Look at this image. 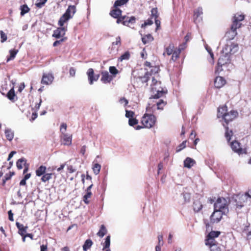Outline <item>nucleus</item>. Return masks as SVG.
<instances>
[{
	"label": "nucleus",
	"instance_id": "obj_1",
	"mask_svg": "<svg viewBox=\"0 0 251 251\" xmlns=\"http://www.w3.org/2000/svg\"><path fill=\"white\" fill-rule=\"evenodd\" d=\"M238 116V113L236 110H232L229 112L227 111V107L226 105L219 106L218 108L217 117L222 118L226 123V125H227L228 123Z\"/></svg>",
	"mask_w": 251,
	"mask_h": 251
},
{
	"label": "nucleus",
	"instance_id": "obj_2",
	"mask_svg": "<svg viewBox=\"0 0 251 251\" xmlns=\"http://www.w3.org/2000/svg\"><path fill=\"white\" fill-rule=\"evenodd\" d=\"M245 19V15L236 13L232 18V24L231 26V31L227 32L226 36L229 40L233 39L237 35L236 29L241 27L242 24L240 22L243 21Z\"/></svg>",
	"mask_w": 251,
	"mask_h": 251
},
{
	"label": "nucleus",
	"instance_id": "obj_3",
	"mask_svg": "<svg viewBox=\"0 0 251 251\" xmlns=\"http://www.w3.org/2000/svg\"><path fill=\"white\" fill-rule=\"evenodd\" d=\"M151 92L152 95L150 99H157L165 95L167 93V91L164 90L162 87L161 81L152 77L151 84Z\"/></svg>",
	"mask_w": 251,
	"mask_h": 251
},
{
	"label": "nucleus",
	"instance_id": "obj_4",
	"mask_svg": "<svg viewBox=\"0 0 251 251\" xmlns=\"http://www.w3.org/2000/svg\"><path fill=\"white\" fill-rule=\"evenodd\" d=\"M229 202L230 200L228 198L219 197L214 204V209L221 211L225 214H227L229 212Z\"/></svg>",
	"mask_w": 251,
	"mask_h": 251
},
{
	"label": "nucleus",
	"instance_id": "obj_5",
	"mask_svg": "<svg viewBox=\"0 0 251 251\" xmlns=\"http://www.w3.org/2000/svg\"><path fill=\"white\" fill-rule=\"evenodd\" d=\"M156 122V117L153 114L148 113L144 114L141 120V123L143 127L148 128L153 127Z\"/></svg>",
	"mask_w": 251,
	"mask_h": 251
},
{
	"label": "nucleus",
	"instance_id": "obj_6",
	"mask_svg": "<svg viewBox=\"0 0 251 251\" xmlns=\"http://www.w3.org/2000/svg\"><path fill=\"white\" fill-rule=\"evenodd\" d=\"M75 12V5H69L65 13L60 17L58 21V25L62 26L65 22L73 18Z\"/></svg>",
	"mask_w": 251,
	"mask_h": 251
},
{
	"label": "nucleus",
	"instance_id": "obj_7",
	"mask_svg": "<svg viewBox=\"0 0 251 251\" xmlns=\"http://www.w3.org/2000/svg\"><path fill=\"white\" fill-rule=\"evenodd\" d=\"M230 146L232 151L238 153L239 155L243 154H247L246 148L243 149L241 147V144L236 140H234L230 143Z\"/></svg>",
	"mask_w": 251,
	"mask_h": 251
},
{
	"label": "nucleus",
	"instance_id": "obj_8",
	"mask_svg": "<svg viewBox=\"0 0 251 251\" xmlns=\"http://www.w3.org/2000/svg\"><path fill=\"white\" fill-rule=\"evenodd\" d=\"M225 215L218 210L214 209V211L210 217V221L211 224L219 223L223 218V216Z\"/></svg>",
	"mask_w": 251,
	"mask_h": 251
},
{
	"label": "nucleus",
	"instance_id": "obj_9",
	"mask_svg": "<svg viewBox=\"0 0 251 251\" xmlns=\"http://www.w3.org/2000/svg\"><path fill=\"white\" fill-rule=\"evenodd\" d=\"M167 103V101L161 99L158 101L155 102V104L149 103L146 109L147 111H151V109H153L155 105H156L157 109L162 110Z\"/></svg>",
	"mask_w": 251,
	"mask_h": 251
},
{
	"label": "nucleus",
	"instance_id": "obj_10",
	"mask_svg": "<svg viewBox=\"0 0 251 251\" xmlns=\"http://www.w3.org/2000/svg\"><path fill=\"white\" fill-rule=\"evenodd\" d=\"M238 49L237 45H234L233 44H231V45H226L223 48V52L225 53L224 55H229L231 54L234 53Z\"/></svg>",
	"mask_w": 251,
	"mask_h": 251
},
{
	"label": "nucleus",
	"instance_id": "obj_11",
	"mask_svg": "<svg viewBox=\"0 0 251 251\" xmlns=\"http://www.w3.org/2000/svg\"><path fill=\"white\" fill-rule=\"evenodd\" d=\"M245 201L243 196H238L234 200L235 209L238 212V210L241 209L244 206Z\"/></svg>",
	"mask_w": 251,
	"mask_h": 251
},
{
	"label": "nucleus",
	"instance_id": "obj_12",
	"mask_svg": "<svg viewBox=\"0 0 251 251\" xmlns=\"http://www.w3.org/2000/svg\"><path fill=\"white\" fill-rule=\"evenodd\" d=\"M54 79L53 75L50 73H44L41 83L45 85L50 84Z\"/></svg>",
	"mask_w": 251,
	"mask_h": 251
},
{
	"label": "nucleus",
	"instance_id": "obj_13",
	"mask_svg": "<svg viewBox=\"0 0 251 251\" xmlns=\"http://www.w3.org/2000/svg\"><path fill=\"white\" fill-rule=\"evenodd\" d=\"M151 75V74L150 73L147 72L145 73L143 76H135V81L138 84L141 83L142 84H146V85H147V83Z\"/></svg>",
	"mask_w": 251,
	"mask_h": 251
},
{
	"label": "nucleus",
	"instance_id": "obj_14",
	"mask_svg": "<svg viewBox=\"0 0 251 251\" xmlns=\"http://www.w3.org/2000/svg\"><path fill=\"white\" fill-rule=\"evenodd\" d=\"M101 75L100 80L103 83H109L113 79V76L109 75V73L106 71H102Z\"/></svg>",
	"mask_w": 251,
	"mask_h": 251
},
{
	"label": "nucleus",
	"instance_id": "obj_15",
	"mask_svg": "<svg viewBox=\"0 0 251 251\" xmlns=\"http://www.w3.org/2000/svg\"><path fill=\"white\" fill-rule=\"evenodd\" d=\"M87 75L88 76V80L89 81L90 84L92 85L93 84L94 81H96L98 80L99 78V75H94V71L92 68H89L87 72Z\"/></svg>",
	"mask_w": 251,
	"mask_h": 251
},
{
	"label": "nucleus",
	"instance_id": "obj_16",
	"mask_svg": "<svg viewBox=\"0 0 251 251\" xmlns=\"http://www.w3.org/2000/svg\"><path fill=\"white\" fill-rule=\"evenodd\" d=\"M66 29L64 27H60L57 28L56 30H54L52 34V37H55L56 39H59L61 37H63L65 34Z\"/></svg>",
	"mask_w": 251,
	"mask_h": 251
},
{
	"label": "nucleus",
	"instance_id": "obj_17",
	"mask_svg": "<svg viewBox=\"0 0 251 251\" xmlns=\"http://www.w3.org/2000/svg\"><path fill=\"white\" fill-rule=\"evenodd\" d=\"M184 49L183 47H182V45H179L178 48H176L174 52L172 54V55L171 60H172L174 62L177 60L179 58L181 50Z\"/></svg>",
	"mask_w": 251,
	"mask_h": 251
},
{
	"label": "nucleus",
	"instance_id": "obj_18",
	"mask_svg": "<svg viewBox=\"0 0 251 251\" xmlns=\"http://www.w3.org/2000/svg\"><path fill=\"white\" fill-rule=\"evenodd\" d=\"M226 83V79L222 76H217L214 80V86L216 88L220 89Z\"/></svg>",
	"mask_w": 251,
	"mask_h": 251
},
{
	"label": "nucleus",
	"instance_id": "obj_19",
	"mask_svg": "<svg viewBox=\"0 0 251 251\" xmlns=\"http://www.w3.org/2000/svg\"><path fill=\"white\" fill-rule=\"evenodd\" d=\"M229 55H221L219 57L218 61V65L225 66L229 64L230 62Z\"/></svg>",
	"mask_w": 251,
	"mask_h": 251
},
{
	"label": "nucleus",
	"instance_id": "obj_20",
	"mask_svg": "<svg viewBox=\"0 0 251 251\" xmlns=\"http://www.w3.org/2000/svg\"><path fill=\"white\" fill-rule=\"evenodd\" d=\"M175 49L176 48L175 47L174 44L170 43L167 47L165 48L163 55L164 56H165L166 55L168 56L171 55L174 52Z\"/></svg>",
	"mask_w": 251,
	"mask_h": 251
},
{
	"label": "nucleus",
	"instance_id": "obj_21",
	"mask_svg": "<svg viewBox=\"0 0 251 251\" xmlns=\"http://www.w3.org/2000/svg\"><path fill=\"white\" fill-rule=\"evenodd\" d=\"M61 138L64 145H70L72 144V135H68L65 133H62Z\"/></svg>",
	"mask_w": 251,
	"mask_h": 251
},
{
	"label": "nucleus",
	"instance_id": "obj_22",
	"mask_svg": "<svg viewBox=\"0 0 251 251\" xmlns=\"http://www.w3.org/2000/svg\"><path fill=\"white\" fill-rule=\"evenodd\" d=\"M136 22V18L134 16L128 17L125 16V19L124 20L123 24L124 25L130 26V25L134 24Z\"/></svg>",
	"mask_w": 251,
	"mask_h": 251
},
{
	"label": "nucleus",
	"instance_id": "obj_23",
	"mask_svg": "<svg viewBox=\"0 0 251 251\" xmlns=\"http://www.w3.org/2000/svg\"><path fill=\"white\" fill-rule=\"evenodd\" d=\"M122 10L119 8L116 7L112 9L110 12V15L114 18H118L119 16L122 15Z\"/></svg>",
	"mask_w": 251,
	"mask_h": 251
},
{
	"label": "nucleus",
	"instance_id": "obj_24",
	"mask_svg": "<svg viewBox=\"0 0 251 251\" xmlns=\"http://www.w3.org/2000/svg\"><path fill=\"white\" fill-rule=\"evenodd\" d=\"M7 98L12 102H15L17 100L14 88H12L7 93Z\"/></svg>",
	"mask_w": 251,
	"mask_h": 251
},
{
	"label": "nucleus",
	"instance_id": "obj_25",
	"mask_svg": "<svg viewBox=\"0 0 251 251\" xmlns=\"http://www.w3.org/2000/svg\"><path fill=\"white\" fill-rule=\"evenodd\" d=\"M205 244L206 246H208L209 248H211L214 246H217L219 245L218 243L215 240V239L210 238L208 237H206L205 240Z\"/></svg>",
	"mask_w": 251,
	"mask_h": 251
},
{
	"label": "nucleus",
	"instance_id": "obj_26",
	"mask_svg": "<svg viewBox=\"0 0 251 251\" xmlns=\"http://www.w3.org/2000/svg\"><path fill=\"white\" fill-rule=\"evenodd\" d=\"M196 163V161L192 158L187 157L184 161V167L191 168Z\"/></svg>",
	"mask_w": 251,
	"mask_h": 251
},
{
	"label": "nucleus",
	"instance_id": "obj_27",
	"mask_svg": "<svg viewBox=\"0 0 251 251\" xmlns=\"http://www.w3.org/2000/svg\"><path fill=\"white\" fill-rule=\"evenodd\" d=\"M193 207L194 211L198 212L202 209L203 206L200 200H196L193 202Z\"/></svg>",
	"mask_w": 251,
	"mask_h": 251
},
{
	"label": "nucleus",
	"instance_id": "obj_28",
	"mask_svg": "<svg viewBox=\"0 0 251 251\" xmlns=\"http://www.w3.org/2000/svg\"><path fill=\"white\" fill-rule=\"evenodd\" d=\"M16 225L17 227L19 229V234H20L21 235H23L24 234H25V233L26 232V230L28 227L26 226H25L23 224H21L19 222H16Z\"/></svg>",
	"mask_w": 251,
	"mask_h": 251
},
{
	"label": "nucleus",
	"instance_id": "obj_29",
	"mask_svg": "<svg viewBox=\"0 0 251 251\" xmlns=\"http://www.w3.org/2000/svg\"><path fill=\"white\" fill-rule=\"evenodd\" d=\"M224 126L226 129L225 137L228 142H230L231 137L233 135V132L232 130H229L227 125L223 124Z\"/></svg>",
	"mask_w": 251,
	"mask_h": 251
},
{
	"label": "nucleus",
	"instance_id": "obj_30",
	"mask_svg": "<svg viewBox=\"0 0 251 251\" xmlns=\"http://www.w3.org/2000/svg\"><path fill=\"white\" fill-rule=\"evenodd\" d=\"M154 40V38L151 34H148L142 38V41L144 44L151 43Z\"/></svg>",
	"mask_w": 251,
	"mask_h": 251
},
{
	"label": "nucleus",
	"instance_id": "obj_31",
	"mask_svg": "<svg viewBox=\"0 0 251 251\" xmlns=\"http://www.w3.org/2000/svg\"><path fill=\"white\" fill-rule=\"evenodd\" d=\"M107 232V230L106 227L104 225H102L100 226V230L97 233V235L99 237L102 238L105 234H106Z\"/></svg>",
	"mask_w": 251,
	"mask_h": 251
},
{
	"label": "nucleus",
	"instance_id": "obj_32",
	"mask_svg": "<svg viewBox=\"0 0 251 251\" xmlns=\"http://www.w3.org/2000/svg\"><path fill=\"white\" fill-rule=\"evenodd\" d=\"M46 167L44 166H40L36 171V175L38 176H43L45 174Z\"/></svg>",
	"mask_w": 251,
	"mask_h": 251
},
{
	"label": "nucleus",
	"instance_id": "obj_33",
	"mask_svg": "<svg viewBox=\"0 0 251 251\" xmlns=\"http://www.w3.org/2000/svg\"><path fill=\"white\" fill-rule=\"evenodd\" d=\"M93 245V242L91 239H87L84 242V245H83V250L84 251H87L88 249H89Z\"/></svg>",
	"mask_w": 251,
	"mask_h": 251
},
{
	"label": "nucleus",
	"instance_id": "obj_34",
	"mask_svg": "<svg viewBox=\"0 0 251 251\" xmlns=\"http://www.w3.org/2000/svg\"><path fill=\"white\" fill-rule=\"evenodd\" d=\"M5 134L7 139L9 141H11L14 137L13 132L9 129L5 130Z\"/></svg>",
	"mask_w": 251,
	"mask_h": 251
},
{
	"label": "nucleus",
	"instance_id": "obj_35",
	"mask_svg": "<svg viewBox=\"0 0 251 251\" xmlns=\"http://www.w3.org/2000/svg\"><path fill=\"white\" fill-rule=\"evenodd\" d=\"M110 245V236L108 235L105 239V241L103 244L102 250L104 251L105 249H109Z\"/></svg>",
	"mask_w": 251,
	"mask_h": 251
},
{
	"label": "nucleus",
	"instance_id": "obj_36",
	"mask_svg": "<svg viewBox=\"0 0 251 251\" xmlns=\"http://www.w3.org/2000/svg\"><path fill=\"white\" fill-rule=\"evenodd\" d=\"M220 234V231L212 230L210 231L206 236L210 238L215 239V238L218 237Z\"/></svg>",
	"mask_w": 251,
	"mask_h": 251
},
{
	"label": "nucleus",
	"instance_id": "obj_37",
	"mask_svg": "<svg viewBox=\"0 0 251 251\" xmlns=\"http://www.w3.org/2000/svg\"><path fill=\"white\" fill-rule=\"evenodd\" d=\"M53 175V174H52V173L45 174L44 175H43L41 179L42 181H43L44 182H46L51 178Z\"/></svg>",
	"mask_w": 251,
	"mask_h": 251
},
{
	"label": "nucleus",
	"instance_id": "obj_38",
	"mask_svg": "<svg viewBox=\"0 0 251 251\" xmlns=\"http://www.w3.org/2000/svg\"><path fill=\"white\" fill-rule=\"evenodd\" d=\"M92 193L91 191H86V194L83 197V201L85 204H89L90 201L88 200L91 197Z\"/></svg>",
	"mask_w": 251,
	"mask_h": 251
},
{
	"label": "nucleus",
	"instance_id": "obj_39",
	"mask_svg": "<svg viewBox=\"0 0 251 251\" xmlns=\"http://www.w3.org/2000/svg\"><path fill=\"white\" fill-rule=\"evenodd\" d=\"M92 169L94 173L97 175L99 174L100 172L101 169V165L99 163H94L93 165Z\"/></svg>",
	"mask_w": 251,
	"mask_h": 251
},
{
	"label": "nucleus",
	"instance_id": "obj_40",
	"mask_svg": "<svg viewBox=\"0 0 251 251\" xmlns=\"http://www.w3.org/2000/svg\"><path fill=\"white\" fill-rule=\"evenodd\" d=\"M21 9V15L23 16L25 14L28 13L30 9L26 4H24L20 7Z\"/></svg>",
	"mask_w": 251,
	"mask_h": 251
},
{
	"label": "nucleus",
	"instance_id": "obj_41",
	"mask_svg": "<svg viewBox=\"0 0 251 251\" xmlns=\"http://www.w3.org/2000/svg\"><path fill=\"white\" fill-rule=\"evenodd\" d=\"M26 163V160L24 158L18 159L16 162V165L18 169L21 170L23 168V165Z\"/></svg>",
	"mask_w": 251,
	"mask_h": 251
},
{
	"label": "nucleus",
	"instance_id": "obj_42",
	"mask_svg": "<svg viewBox=\"0 0 251 251\" xmlns=\"http://www.w3.org/2000/svg\"><path fill=\"white\" fill-rule=\"evenodd\" d=\"M129 0H117L114 4V7L116 8L126 4Z\"/></svg>",
	"mask_w": 251,
	"mask_h": 251
},
{
	"label": "nucleus",
	"instance_id": "obj_43",
	"mask_svg": "<svg viewBox=\"0 0 251 251\" xmlns=\"http://www.w3.org/2000/svg\"><path fill=\"white\" fill-rule=\"evenodd\" d=\"M18 50H10V56L7 58V62L9 61L10 60L15 58L16 55L18 53Z\"/></svg>",
	"mask_w": 251,
	"mask_h": 251
},
{
	"label": "nucleus",
	"instance_id": "obj_44",
	"mask_svg": "<svg viewBox=\"0 0 251 251\" xmlns=\"http://www.w3.org/2000/svg\"><path fill=\"white\" fill-rule=\"evenodd\" d=\"M159 17V14L158 13V10L157 8H153L151 10V19L154 18V19H157Z\"/></svg>",
	"mask_w": 251,
	"mask_h": 251
},
{
	"label": "nucleus",
	"instance_id": "obj_45",
	"mask_svg": "<svg viewBox=\"0 0 251 251\" xmlns=\"http://www.w3.org/2000/svg\"><path fill=\"white\" fill-rule=\"evenodd\" d=\"M109 72L112 74L111 75L113 76V78L115 77L116 75L119 73L118 70L115 66L109 67Z\"/></svg>",
	"mask_w": 251,
	"mask_h": 251
},
{
	"label": "nucleus",
	"instance_id": "obj_46",
	"mask_svg": "<svg viewBox=\"0 0 251 251\" xmlns=\"http://www.w3.org/2000/svg\"><path fill=\"white\" fill-rule=\"evenodd\" d=\"M129 57V52L128 51H126L119 58L118 60L120 61H122L124 60H128Z\"/></svg>",
	"mask_w": 251,
	"mask_h": 251
},
{
	"label": "nucleus",
	"instance_id": "obj_47",
	"mask_svg": "<svg viewBox=\"0 0 251 251\" xmlns=\"http://www.w3.org/2000/svg\"><path fill=\"white\" fill-rule=\"evenodd\" d=\"M138 123V121L135 118H130L128 120V124L130 126H134Z\"/></svg>",
	"mask_w": 251,
	"mask_h": 251
},
{
	"label": "nucleus",
	"instance_id": "obj_48",
	"mask_svg": "<svg viewBox=\"0 0 251 251\" xmlns=\"http://www.w3.org/2000/svg\"><path fill=\"white\" fill-rule=\"evenodd\" d=\"M47 1V0H37L35 5L38 8H41L45 5Z\"/></svg>",
	"mask_w": 251,
	"mask_h": 251
},
{
	"label": "nucleus",
	"instance_id": "obj_49",
	"mask_svg": "<svg viewBox=\"0 0 251 251\" xmlns=\"http://www.w3.org/2000/svg\"><path fill=\"white\" fill-rule=\"evenodd\" d=\"M186 141H183L182 143H181L178 146L176 147V152H178L184 149L186 147Z\"/></svg>",
	"mask_w": 251,
	"mask_h": 251
},
{
	"label": "nucleus",
	"instance_id": "obj_50",
	"mask_svg": "<svg viewBox=\"0 0 251 251\" xmlns=\"http://www.w3.org/2000/svg\"><path fill=\"white\" fill-rule=\"evenodd\" d=\"M0 42L3 43L7 40V37L6 34L2 31H0Z\"/></svg>",
	"mask_w": 251,
	"mask_h": 251
},
{
	"label": "nucleus",
	"instance_id": "obj_51",
	"mask_svg": "<svg viewBox=\"0 0 251 251\" xmlns=\"http://www.w3.org/2000/svg\"><path fill=\"white\" fill-rule=\"evenodd\" d=\"M135 115V113L131 110H126V117L130 118H133Z\"/></svg>",
	"mask_w": 251,
	"mask_h": 251
},
{
	"label": "nucleus",
	"instance_id": "obj_52",
	"mask_svg": "<svg viewBox=\"0 0 251 251\" xmlns=\"http://www.w3.org/2000/svg\"><path fill=\"white\" fill-rule=\"evenodd\" d=\"M202 14H203V12H202V9L201 7H198L194 11V15L196 16L197 17H199Z\"/></svg>",
	"mask_w": 251,
	"mask_h": 251
},
{
	"label": "nucleus",
	"instance_id": "obj_53",
	"mask_svg": "<svg viewBox=\"0 0 251 251\" xmlns=\"http://www.w3.org/2000/svg\"><path fill=\"white\" fill-rule=\"evenodd\" d=\"M67 40V37L62 38L60 40H56L53 43V47H56L59 45L61 43L65 42Z\"/></svg>",
	"mask_w": 251,
	"mask_h": 251
},
{
	"label": "nucleus",
	"instance_id": "obj_54",
	"mask_svg": "<svg viewBox=\"0 0 251 251\" xmlns=\"http://www.w3.org/2000/svg\"><path fill=\"white\" fill-rule=\"evenodd\" d=\"M121 45V37L120 36H118L116 38V41L115 42H113L112 43V45H116L117 46V47L118 48L120 47Z\"/></svg>",
	"mask_w": 251,
	"mask_h": 251
},
{
	"label": "nucleus",
	"instance_id": "obj_55",
	"mask_svg": "<svg viewBox=\"0 0 251 251\" xmlns=\"http://www.w3.org/2000/svg\"><path fill=\"white\" fill-rule=\"evenodd\" d=\"M15 175L14 172H10L8 174H6L4 176V178L7 181L10 180L12 176Z\"/></svg>",
	"mask_w": 251,
	"mask_h": 251
},
{
	"label": "nucleus",
	"instance_id": "obj_56",
	"mask_svg": "<svg viewBox=\"0 0 251 251\" xmlns=\"http://www.w3.org/2000/svg\"><path fill=\"white\" fill-rule=\"evenodd\" d=\"M191 38V34L188 33L186 34V35L184 37V40H185V43L182 44V47H183L184 49L186 48L185 45L188 42L190 39Z\"/></svg>",
	"mask_w": 251,
	"mask_h": 251
},
{
	"label": "nucleus",
	"instance_id": "obj_57",
	"mask_svg": "<svg viewBox=\"0 0 251 251\" xmlns=\"http://www.w3.org/2000/svg\"><path fill=\"white\" fill-rule=\"evenodd\" d=\"M67 125L65 123H62L60 127V130L61 132V133H65V131L67 130Z\"/></svg>",
	"mask_w": 251,
	"mask_h": 251
},
{
	"label": "nucleus",
	"instance_id": "obj_58",
	"mask_svg": "<svg viewBox=\"0 0 251 251\" xmlns=\"http://www.w3.org/2000/svg\"><path fill=\"white\" fill-rule=\"evenodd\" d=\"M210 251H222V248L220 245L217 246H214L210 248Z\"/></svg>",
	"mask_w": 251,
	"mask_h": 251
},
{
	"label": "nucleus",
	"instance_id": "obj_59",
	"mask_svg": "<svg viewBox=\"0 0 251 251\" xmlns=\"http://www.w3.org/2000/svg\"><path fill=\"white\" fill-rule=\"evenodd\" d=\"M153 24V21L151 19H148L146 21H145L144 23L142 25V27L146 26L147 25H151Z\"/></svg>",
	"mask_w": 251,
	"mask_h": 251
},
{
	"label": "nucleus",
	"instance_id": "obj_60",
	"mask_svg": "<svg viewBox=\"0 0 251 251\" xmlns=\"http://www.w3.org/2000/svg\"><path fill=\"white\" fill-rule=\"evenodd\" d=\"M42 99L41 98H40L38 101L36 102V103H35V105L34 106V109L36 110V111H37L39 110V108H40V106L41 105V103L42 102Z\"/></svg>",
	"mask_w": 251,
	"mask_h": 251
},
{
	"label": "nucleus",
	"instance_id": "obj_61",
	"mask_svg": "<svg viewBox=\"0 0 251 251\" xmlns=\"http://www.w3.org/2000/svg\"><path fill=\"white\" fill-rule=\"evenodd\" d=\"M119 102L121 104H124L125 107H126L128 103V100L124 97L121 98L119 100Z\"/></svg>",
	"mask_w": 251,
	"mask_h": 251
},
{
	"label": "nucleus",
	"instance_id": "obj_62",
	"mask_svg": "<svg viewBox=\"0 0 251 251\" xmlns=\"http://www.w3.org/2000/svg\"><path fill=\"white\" fill-rule=\"evenodd\" d=\"M223 66L222 65H219L217 64V66L216 68V70L215 71V74H219L220 72L223 71V69L222 68V67Z\"/></svg>",
	"mask_w": 251,
	"mask_h": 251
},
{
	"label": "nucleus",
	"instance_id": "obj_63",
	"mask_svg": "<svg viewBox=\"0 0 251 251\" xmlns=\"http://www.w3.org/2000/svg\"><path fill=\"white\" fill-rule=\"evenodd\" d=\"M183 197L185 199V202H189L190 199V193H183Z\"/></svg>",
	"mask_w": 251,
	"mask_h": 251
},
{
	"label": "nucleus",
	"instance_id": "obj_64",
	"mask_svg": "<svg viewBox=\"0 0 251 251\" xmlns=\"http://www.w3.org/2000/svg\"><path fill=\"white\" fill-rule=\"evenodd\" d=\"M67 170L69 173L72 174L75 171V169L72 165L67 166Z\"/></svg>",
	"mask_w": 251,
	"mask_h": 251
}]
</instances>
